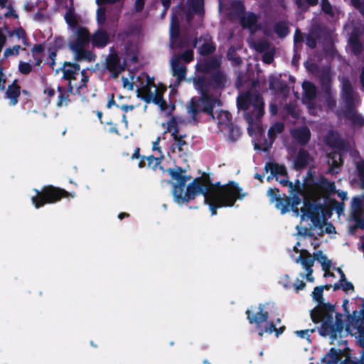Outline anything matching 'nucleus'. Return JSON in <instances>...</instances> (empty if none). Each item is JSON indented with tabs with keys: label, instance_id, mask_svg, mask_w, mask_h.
I'll use <instances>...</instances> for the list:
<instances>
[{
	"label": "nucleus",
	"instance_id": "1",
	"mask_svg": "<svg viewBox=\"0 0 364 364\" xmlns=\"http://www.w3.org/2000/svg\"><path fill=\"white\" fill-rule=\"evenodd\" d=\"M205 183L208 193H215V196L208 200L212 215H217L218 208L234 206L237 200H242L247 195V193H243L239 184L233 181H230L223 186L219 181L213 183L209 178L205 179Z\"/></svg>",
	"mask_w": 364,
	"mask_h": 364
},
{
	"label": "nucleus",
	"instance_id": "2",
	"mask_svg": "<svg viewBox=\"0 0 364 364\" xmlns=\"http://www.w3.org/2000/svg\"><path fill=\"white\" fill-rule=\"evenodd\" d=\"M237 107L245 112L244 117L250 127L264 114V102L262 95L252 90L240 93L237 97Z\"/></svg>",
	"mask_w": 364,
	"mask_h": 364
},
{
	"label": "nucleus",
	"instance_id": "3",
	"mask_svg": "<svg viewBox=\"0 0 364 364\" xmlns=\"http://www.w3.org/2000/svg\"><path fill=\"white\" fill-rule=\"evenodd\" d=\"M200 96L193 97L191 99L188 105V112L191 114L194 121H197V117L200 113L210 116L213 119H215L214 108L221 107L220 100L210 94L207 90L201 88H196Z\"/></svg>",
	"mask_w": 364,
	"mask_h": 364
},
{
	"label": "nucleus",
	"instance_id": "4",
	"mask_svg": "<svg viewBox=\"0 0 364 364\" xmlns=\"http://www.w3.org/2000/svg\"><path fill=\"white\" fill-rule=\"evenodd\" d=\"M341 97L343 102V114L346 119L358 127L364 126V117L356 112L353 89L350 80L343 77L341 80Z\"/></svg>",
	"mask_w": 364,
	"mask_h": 364
},
{
	"label": "nucleus",
	"instance_id": "5",
	"mask_svg": "<svg viewBox=\"0 0 364 364\" xmlns=\"http://www.w3.org/2000/svg\"><path fill=\"white\" fill-rule=\"evenodd\" d=\"M36 196L31 197V201L36 208H40L46 204L55 203L62 198H74L75 192H68L63 188L53 185L44 186L41 190L33 189Z\"/></svg>",
	"mask_w": 364,
	"mask_h": 364
},
{
	"label": "nucleus",
	"instance_id": "6",
	"mask_svg": "<svg viewBox=\"0 0 364 364\" xmlns=\"http://www.w3.org/2000/svg\"><path fill=\"white\" fill-rule=\"evenodd\" d=\"M336 306L333 305V309H328L321 315V328L318 331L323 336H328L332 339H336L338 334L342 333L344 328L343 315L336 313L335 323H333V314L335 313Z\"/></svg>",
	"mask_w": 364,
	"mask_h": 364
},
{
	"label": "nucleus",
	"instance_id": "7",
	"mask_svg": "<svg viewBox=\"0 0 364 364\" xmlns=\"http://www.w3.org/2000/svg\"><path fill=\"white\" fill-rule=\"evenodd\" d=\"M228 77L226 72L223 70H215L207 75H198L193 79L196 88H201L210 91H221L227 87Z\"/></svg>",
	"mask_w": 364,
	"mask_h": 364
},
{
	"label": "nucleus",
	"instance_id": "8",
	"mask_svg": "<svg viewBox=\"0 0 364 364\" xmlns=\"http://www.w3.org/2000/svg\"><path fill=\"white\" fill-rule=\"evenodd\" d=\"M202 194L204 196V202L209 205V200L215 196L214 192H209L205 186V180L201 178L193 179L192 182L188 184L186 192L181 193L179 196L177 193L174 196V201L178 204L188 203L195 199L196 196Z\"/></svg>",
	"mask_w": 364,
	"mask_h": 364
},
{
	"label": "nucleus",
	"instance_id": "9",
	"mask_svg": "<svg viewBox=\"0 0 364 364\" xmlns=\"http://www.w3.org/2000/svg\"><path fill=\"white\" fill-rule=\"evenodd\" d=\"M267 196L271 203L275 202V207L280 210L282 214L289 212L290 207L293 212L299 214L298 205L301 204V200L298 195L294 194L290 198L284 193L283 196H281L279 188H271L267 191Z\"/></svg>",
	"mask_w": 364,
	"mask_h": 364
},
{
	"label": "nucleus",
	"instance_id": "10",
	"mask_svg": "<svg viewBox=\"0 0 364 364\" xmlns=\"http://www.w3.org/2000/svg\"><path fill=\"white\" fill-rule=\"evenodd\" d=\"M323 287H316L312 292V297L318 305L311 311V318L314 323L321 322V315L328 309H333V305L330 303H324L323 298Z\"/></svg>",
	"mask_w": 364,
	"mask_h": 364
},
{
	"label": "nucleus",
	"instance_id": "11",
	"mask_svg": "<svg viewBox=\"0 0 364 364\" xmlns=\"http://www.w3.org/2000/svg\"><path fill=\"white\" fill-rule=\"evenodd\" d=\"M110 53L105 58V68L110 73L114 78L118 77L119 75L126 70L127 62L126 60L121 62V58L118 53L114 50V48L110 49Z\"/></svg>",
	"mask_w": 364,
	"mask_h": 364
},
{
	"label": "nucleus",
	"instance_id": "12",
	"mask_svg": "<svg viewBox=\"0 0 364 364\" xmlns=\"http://www.w3.org/2000/svg\"><path fill=\"white\" fill-rule=\"evenodd\" d=\"M167 172L171 176V178L176 180L177 182L173 183L172 189L173 197L178 193L180 196L181 193L184 192V188L189 177L184 175L186 170L181 166H176V168H169Z\"/></svg>",
	"mask_w": 364,
	"mask_h": 364
},
{
	"label": "nucleus",
	"instance_id": "13",
	"mask_svg": "<svg viewBox=\"0 0 364 364\" xmlns=\"http://www.w3.org/2000/svg\"><path fill=\"white\" fill-rule=\"evenodd\" d=\"M235 8L237 10V15L240 16V23L243 28H252L257 23L258 17L253 12L245 14V7L241 1L235 3Z\"/></svg>",
	"mask_w": 364,
	"mask_h": 364
},
{
	"label": "nucleus",
	"instance_id": "14",
	"mask_svg": "<svg viewBox=\"0 0 364 364\" xmlns=\"http://www.w3.org/2000/svg\"><path fill=\"white\" fill-rule=\"evenodd\" d=\"M222 60L221 57L218 55H212L203 59L196 65V70L199 73H204L206 75L215 72L221 68Z\"/></svg>",
	"mask_w": 364,
	"mask_h": 364
},
{
	"label": "nucleus",
	"instance_id": "15",
	"mask_svg": "<svg viewBox=\"0 0 364 364\" xmlns=\"http://www.w3.org/2000/svg\"><path fill=\"white\" fill-rule=\"evenodd\" d=\"M259 311L254 314L250 310L246 311L247 318L250 323L256 324L259 327L262 323L266 322L269 318V313L264 310V305L262 304H259Z\"/></svg>",
	"mask_w": 364,
	"mask_h": 364
},
{
	"label": "nucleus",
	"instance_id": "16",
	"mask_svg": "<svg viewBox=\"0 0 364 364\" xmlns=\"http://www.w3.org/2000/svg\"><path fill=\"white\" fill-rule=\"evenodd\" d=\"M313 186L321 191L324 195L330 196L336 192L335 183L321 176L318 180H314Z\"/></svg>",
	"mask_w": 364,
	"mask_h": 364
},
{
	"label": "nucleus",
	"instance_id": "17",
	"mask_svg": "<svg viewBox=\"0 0 364 364\" xmlns=\"http://www.w3.org/2000/svg\"><path fill=\"white\" fill-rule=\"evenodd\" d=\"M291 136L299 145H306L311 139V132L308 127L301 126L291 130Z\"/></svg>",
	"mask_w": 364,
	"mask_h": 364
},
{
	"label": "nucleus",
	"instance_id": "18",
	"mask_svg": "<svg viewBox=\"0 0 364 364\" xmlns=\"http://www.w3.org/2000/svg\"><path fill=\"white\" fill-rule=\"evenodd\" d=\"M109 34L103 28H98L91 36V43L94 47L101 48L109 43Z\"/></svg>",
	"mask_w": 364,
	"mask_h": 364
},
{
	"label": "nucleus",
	"instance_id": "19",
	"mask_svg": "<svg viewBox=\"0 0 364 364\" xmlns=\"http://www.w3.org/2000/svg\"><path fill=\"white\" fill-rule=\"evenodd\" d=\"M60 70L63 72V78L68 81L76 79V75L80 70V66L77 63L65 61Z\"/></svg>",
	"mask_w": 364,
	"mask_h": 364
},
{
	"label": "nucleus",
	"instance_id": "20",
	"mask_svg": "<svg viewBox=\"0 0 364 364\" xmlns=\"http://www.w3.org/2000/svg\"><path fill=\"white\" fill-rule=\"evenodd\" d=\"M21 87L18 84L17 80H14L11 85H9L6 91V97L9 100V105L15 106L18 102V97L21 95Z\"/></svg>",
	"mask_w": 364,
	"mask_h": 364
},
{
	"label": "nucleus",
	"instance_id": "21",
	"mask_svg": "<svg viewBox=\"0 0 364 364\" xmlns=\"http://www.w3.org/2000/svg\"><path fill=\"white\" fill-rule=\"evenodd\" d=\"M311 158L308 151L300 149L294 161V168L296 171H302L307 166Z\"/></svg>",
	"mask_w": 364,
	"mask_h": 364
},
{
	"label": "nucleus",
	"instance_id": "22",
	"mask_svg": "<svg viewBox=\"0 0 364 364\" xmlns=\"http://www.w3.org/2000/svg\"><path fill=\"white\" fill-rule=\"evenodd\" d=\"M264 171L266 173L270 171L271 174L274 176L276 180H278L279 176L287 177V168L283 164H279L275 162H267L264 166Z\"/></svg>",
	"mask_w": 364,
	"mask_h": 364
},
{
	"label": "nucleus",
	"instance_id": "23",
	"mask_svg": "<svg viewBox=\"0 0 364 364\" xmlns=\"http://www.w3.org/2000/svg\"><path fill=\"white\" fill-rule=\"evenodd\" d=\"M328 163L330 165L328 173H337V169L340 168L343 164L342 154L340 152L333 151L328 154Z\"/></svg>",
	"mask_w": 364,
	"mask_h": 364
},
{
	"label": "nucleus",
	"instance_id": "24",
	"mask_svg": "<svg viewBox=\"0 0 364 364\" xmlns=\"http://www.w3.org/2000/svg\"><path fill=\"white\" fill-rule=\"evenodd\" d=\"M331 74L329 70H323L319 75V82L322 92L328 94L331 91Z\"/></svg>",
	"mask_w": 364,
	"mask_h": 364
},
{
	"label": "nucleus",
	"instance_id": "25",
	"mask_svg": "<svg viewBox=\"0 0 364 364\" xmlns=\"http://www.w3.org/2000/svg\"><path fill=\"white\" fill-rule=\"evenodd\" d=\"M296 262H300L305 270L313 269L314 259L311 255L306 250L301 251L300 255L296 258Z\"/></svg>",
	"mask_w": 364,
	"mask_h": 364
},
{
	"label": "nucleus",
	"instance_id": "26",
	"mask_svg": "<svg viewBox=\"0 0 364 364\" xmlns=\"http://www.w3.org/2000/svg\"><path fill=\"white\" fill-rule=\"evenodd\" d=\"M284 129V124L282 122L274 123L268 130V140L267 148L271 147L275 141L277 135L283 132Z\"/></svg>",
	"mask_w": 364,
	"mask_h": 364
},
{
	"label": "nucleus",
	"instance_id": "27",
	"mask_svg": "<svg viewBox=\"0 0 364 364\" xmlns=\"http://www.w3.org/2000/svg\"><path fill=\"white\" fill-rule=\"evenodd\" d=\"M218 124L225 128L232 129L233 124L230 112L225 110H220L217 115Z\"/></svg>",
	"mask_w": 364,
	"mask_h": 364
},
{
	"label": "nucleus",
	"instance_id": "28",
	"mask_svg": "<svg viewBox=\"0 0 364 364\" xmlns=\"http://www.w3.org/2000/svg\"><path fill=\"white\" fill-rule=\"evenodd\" d=\"M173 75L177 78L178 82L183 81L186 75V67L180 64L178 60L172 62Z\"/></svg>",
	"mask_w": 364,
	"mask_h": 364
},
{
	"label": "nucleus",
	"instance_id": "29",
	"mask_svg": "<svg viewBox=\"0 0 364 364\" xmlns=\"http://www.w3.org/2000/svg\"><path fill=\"white\" fill-rule=\"evenodd\" d=\"M96 58V55L92 50H88L84 48L77 51L75 53L74 59L77 62H80L82 60H85L87 62L95 61Z\"/></svg>",
	"mask_w": 364,
	"mask_h": 364
},
{
	"label": "nucleus",
	"instance_id": "30",
	"mask_svg": "<svg viewBox=\"0 0 364 364\" xmlns=\"http://www.w3.org/2000/svg\"><path fill=\"white\" fill-rule=\"evenodd\" d=\"M302 88L304 92V97L306 100H314L317 94V90L315 85L309 81H304L302 83Z\"/></svg>",
	"mask_w": 364,
	"mask_h": 364
},
{
	"label": "nucleus",
	"instance_id": "31",
	"mask_svg": "<svg viewBox=\"0 0 364 364\" xmlns=\"http://www.w3.org/2000/svg\"><path fill=\"white\" fill-rule=\"evenodd\" d=\"M188 9L197 15L204 14V0H188L186 2Z\"/></svg>",
	"mask_w": 364,
	"mask_h": 364
},
{
	"label": "nucleus",
	"instance_id": "32",
	"mask_svg": "<svg viewBox=\"0 0 364 364\" xmlns=\"http://www.w3.org/2000/svg\"><path fill=\"white\" fill-rule=\"evenodd\" d=\"M216 50V46L212 40L205 41L199 48L198 53L202 56H208L213 54Z\"/></svg>",
	"mask_w": 364,
	"mask_h": 364
},
{
	"label": "nucleus",
	"instance_id": "33",
	"mask_svg": "<svg viewBox=\"0 0 364 364\" xmlns=\"http://www.w3.org/2000/svg\"><path fill=\"white\" fill-rule=\"evenodd\" d=\"M269 88L272 90L282 92L287 88V84L278 77L272 75L269 77Z\"/></svg>",
	"mask_w": 364,
	"mask_h": 364
},
{
	"label": "nucleus",
	"instance_id": "34",
	"mask_svg": "<svg viewBox=\"0 0 364 364\" xmlns=\"http://www.w3.org/2000/svg\"><path fill=\"white\" fill-rule=\"evenodd\" d=\"M274 31L279 38H285L289 33L287 23L285 21H280L274 26Z\"/></svg>",
	"mask_w": 364,
	"mask_h": 364
},
{
	"label": "nucleus",
	"instance_id": "35",
	"mask_svg": "<svg viewBox=\"0 0 364 364\" xmlns=\"http://www.w3.org/2000/svg\"><path fill=\"white\" fill-rule=\"evenodd\" d=\"M57 90L59 92V95L56 105L59 107L63 105L67 106L70 102V99L69 94L66 91L65 88L62 86H58Z\"/></svg>",
	"mask_w": 364,
	"mask_h": 364
},
{
	"label": "nucleus",
	"instance_id": "36",
	"mask_svg": "<svg viewBox=\"0 0 364 364\" xmlns=\"http://www.w3.org/2000/svg\"><path fill=\"white\" fill-rule=\"evenodd\" d=\"M172 137L175 141V143L172 144L173 149H174L176 146L178 148L179 151H183V146L184 145H187L186 141L184 140V138L186 137V134H177V131L175 130L174 133L172 134Z\"/></svg>",
	"mask_w": 364,
	"mask_h": 364
},
{
	"label": "nucleus",
	"instance_id": "37",
	"mask_svg": "<svg viewBox=\"0 0 364 364\" xmlns=\"http://www.w3.org/2000/svg\"><path fill=\"white\" fill-rule=\"evenodd\" d=\"M340 360V355L336 349L331 348L323 358L326 364H337Z\"/></svg>",
	"mask_w": 364,
	"mask_h": 364
},
{
	"label": "nucleus",
	"instance_id": "38",
	"mask_svg": "<svg viewBox=\"0 0 364 364\" xmlns=\"http://www.w3.org/2000/svg\"><path fill=\"white\" fill-rule=\"evenodd\" d=\"M76 31L77 39L87 44L91 42V36L88 29L83 26L77 27Z\"/></svg>",
	"mask_w": 364,
	"mask_h": 364
},
{
	"label": "nucleus",
	"instance_id": "39",
	"mask_svg": "<svg viewBox=\"0 0 364 364\" xmlns=\"http://www.w3.org/2000/svg\"><path fill=\"white\" fill-rule=\"evenodd\" d=\"M309 33L319 41L326 33V30L319 24H314L311 26Z\"/></svg>",
	"mask_w": 364,
	"mask_h": 364
},
{
	"label": "nucleus",
	"instance_id": "40",
	"mask_svg": "<svg viewBox=\"0 0 364 364\" xmlns=\"http://www.w3.org/2000/svg\"><path fill=\"white\" fill-rule=\"evenodd\" d=\"M299 9L302 11H307L310 6H315L318 4V0H295Z\"/></svg>",
	"mask_w": 364,
	"mask_h": 364
},
{
	"label": "nucleus",
	"instance_id": "41",
	"mask_svg": "<svg viewBox=\"0 0 364 364\" xmlns=\"http://www.w3.org/2000/svg\"><path fill=\"white\" fill-rule=\"evenodd\" d=\"M65 20L72 29H75L79 27L77 20L72 9H70L66 12L65 15Z\"/></svg>",
	"mask_w": 364,
	"mask_h": 364
},
{
	"label": "nucleus",
	"instance_id": "42",
	"mask_svg": "<svg viewBox=\"0 0 364 364\" xmlns=\"http://www.w3.org/2000/svg\"><path fill=\"white\" fill-rule=\"evenodd\" d=\"M318 205H315L309 199L305 198L304 200V206L301 208V211L304 215L309 216L311 213H314V210L317 208Z\"/></svg>",
	"mask_w": 364,
	"mask_h": 364
},
{
	"label": "nucleus",
	"instance_id": "43",
	"mask_svg": "<svg viewBox=\"0 0 364 364\" xmlns=\"http://www.w3.org/2000/svg\"><path fill=\"white\" fill-rule=\"evenodd\" d=\"M357 176L360 181V187L364 189V160L361 159L355 164Z\"/></svg>",
	"mask_w": 364,
	"mask_h": 364
},
{
	"label": "nucleus",
	"instance_id": "44",
	"mask_svg": "<svg viewBox=\"0 0 364 364\" xmlns=\"http://www.w3.org/2000/svg\"><path fill=\"white\" fill-rule=\"evenodd\" d=\"M137 97L141 98L146 103H150L154 102L153 93L151 90H143V89L137 90Z\"/></svg>",
	"mask_w": 364,
	"mask_h": 364
},
{
	"label": "nucleus",
	"instance_id": "45",
	"mask_svg": "<svg viewBox=\"0 0 364 364\" xmlns=\"http://www.w3.org/2000/svg\"><path fill=\"white\" fill-rule=\"evenodd\" d=\"M321 11L331 18L335 16V12L333 6L328 0H321Z\"/></svg>",
	"mask_w": 364,
	"mask_h": 364
},
{
	"label": "nucleus",
	"instance_id": "46",
	"mask_svg": "<svg viewBox=\"0 0 364 364\" xmlns=\"http://www.w3.org/2000/svg\"><path fill=\"white\" fill-rule=\"evenodd\" d=\"M155 105L160 107L161 111H165L168 109V105L166 100L164 99L163 94L156 92L154 97V102Z\"/></svg>",
	"mask_w": 364,
	"mask_h": 364
},
{
	"label": "nucleus",
	"instance_id": "47",
	"mask_svg": "<svg viewBox=\"0 0 364 364\" xmlns=\"http://www.w3.org/2000/svg\"><path fill=\"white\" fill-rule=\"evenodd\" d=\"M87 44L78 39H75L74 41L70 42L69 47L70 50L74 53H77L81 49L84 48Z\"/></svg>",
	"mask_w": 364,
	"mask_h": 364
},
{
	"label": "nucleus",
	"instance_id": "48",
	"mask_svg": "<svg viewBox=\"0 0 364 364\" xmlns=\"http://www.w3.org/2000/svg\"><path fill=\"white\" fill-rule=\"evenodd\" d=\"M175 130L177 131V134H179V127L176 119L174 117H172L167 122L166 132H170L172 134L174 133Z\"/></svg>",
	"mask_w": 364,
	"mask_h": 364
},
{
	"label": "nucleus",
	"instance_id": "49",
	"mask_svg": "<svg viewBox=\"0 0 364 364\" xmlns=\"http://www.w3.org/2000/svg\"><path fill=\"white\" fill-rule=\"evenodd\" d=\"M331 209H333L336 211L338 215H341L344 212L345 205L343 203L338 202L336 199H332L331 200Z\"/></svg>",
	"mask_w": 364,
	"mask_h": 364
},
{
	"label": "nucleus",
	"instance_id": "50",
	"mask_svg": "<svg viewBox=\"0 0 364 364\" xmlns=\"http://www.w3.org/2000/svg\"><path fill=\"white\" fill-rule=\"evenodd\" d=\"M287 113L291 115L294 119H299L300 114L296 105L293 104H288L286 106Z\"/></svg>",
	"mask_w": 364,
	"mask_h": 364
},
{
	"label": "nucleus",
	"instance_id": "51",
	"mask_svg": "<svg viewBox=\"0 0 364 364\" xmlns=\"http://www.w3.org/2000/svg\"><path fill=\"white\" fill-rule=\"evenodd\" d=\"M32 65L27 62L20 61L18 64V70L23 75H28L32 71Z\"/></svg>",
	"mask_w": 364,
	"mask_h": 364
},
{
	"label": "nucleus",
	"instance_id": "52",
	"mask_svg": "<svg viewBox=\"0 0 364 364\" xmlns=\"http://www.w3.org/2000/svg\"><path fill=\"white\" fill-rule=\"evenodd\" d=\"M106 21V9L105 7H99L97 10V21L99 25H102Z\"/></svg>",
	"mask_w": 364,
	"mask_h": 364
},
{
	"label": "nucleus",
	"instance_id": "53",
	"mask_svg": "<svg viewBox=\"0 0 364 364\" xmlns=\"http://www.w3.org/2000/svg\"><path fill=\"white\" fill-rule=\"evenodd\" d=\"M325 104L328 109H333L336 106V100L333 96L331 92L328 94H325Z\"/></svg>",
	"mask_w": 364,
	"mask_h": 364
},
{
	"label": "nucleus",
	"instance_id": "54",
	"mask_svg": "<svg viewBox=\"0 0 364 364\" xmlns=\"http://www.w3.org/2000/svg\"><path fill=\"white\" fill-rule=\"evenodd\" d=\"M20 49L21 46L18 45L14 46L12 48H7L4 50V55L5 58L12 55H18L19 54Z\"/></svg>",
	"mask_w": 364,
	"mask_h": 364
},
{
	"label": "nucleus",
	"instance_id": "55",
	"mask_svg": "<svg viewBox=\"0 0 364 364\" xmlns=\"http://www.w3.org/2000/svg\"><path fill=\"white\" fill-rule=\"evenodd\" d=\"M308 217L316 227L322 228V219L318 212L311 213V215Z\"/></svg>",
	"mask_w": 364,
	"mask_h": 364
},
{
	"label": "nucleus",
	"instance_id": "56",
	"mask_svg": "<svg viewBox=\"0 0 364 364\" xmlns=\"http://www.w3.org/2000/svg\"><path fill=\"white\" fill-rule=\"evenodd\" d=\"M353 218L355 223V228L364 230V217L362 214L360 213H355Z\"/></svg>",
	"mask_w": 364,
	"mask_h": 364
},
{
	"label": "nucleus",
	"instance_id": "57",
	"mask_svg": "<svg viewBox=\"0 0 364 364\" xmlns=\"http://www.w3.org/2000/svg\"><path fill=\"white\" fill-rule=\"evenodd\" d=\"M306 45L311 49H314L317 46V39L314 38L311 34H305Z\"/></svg>",
	"mask_w": 364,
	"mask_h": 364
},
{
	"label": "nucleus",
	"instance_id": "58",
	"mask_svg": "<svg viewBox=\"0 0 364 364\" xmlns=\"http://www.w3.org/2000/svg\"><path fill=\"white\" fill-rule=\"evenodd\" d=\"M64 43V39L62 37L57 36L54 38L52 45L49 48L58 50L63 47Z\"/></svg>",
	"mask_w": 364,
	"mask_h": 364
},
{
	"label": "nucleus",
	"instance_id": "59",
	"mask_svg": "<svg viewBox=\"0 0 364 364\" xmlns=\"http://www.w3.org/2000/svg\"><path fill=\"white\" fill-rule=\"evenodd\" d=\"M352 6L364 16V0H350Z\"/></svg>",
	"mask_w": 364,
	"mask_h": 364
},
{
	"label": "nucleus",
	"instance_id": "60",
	"mask_svg": "<svg viewBox=\"0 0 364 364\" xmlns=\"http://www.w3.org/2000/svg\"><path fill=\"white\" fill-rule=\"evenodd\" d=\"M304 38H305V33H303L299 28H296L294 33V46H296L297 43H301L304 41Z\"/></svg>",
	"mask_w": 364,
	"mask_h": 364
},
{
	"label": "nucleus",
	"instance_id": "61",
	"mask_svg": "<svg viewBox=\"0 0 364 364\" xmlns=\"http://www.w3.org/2000/svg\"><path fill=\"white\" fill-rule=\"evenodd\" d=\"M15 35L18 39L26 38V33L22 27L15 28L13 32H9L10 36Z\"/></svg>",
	"mask_w": 364,
	"mask_h": 364
},
{
	"label": "nucleus",
	"instance_id": "62",
	"mask_svg": "<svg viewBox=\"0 0 364 364\" xmlns=\"http://www.w3.org/2000/svg\"><path fill=\"white\" fill-rule=\"evenodd\" d=\"M227 58L232 61L234 66H239L242 64V61L240 56L232 57V50L229 49L227 53Z\"/></svg>",
	"mask_w": 364,
	"mask_h": 364
},
{
	"label": "nucleus",
	"instance_id": "63",
	"mask_svg": "<svg viewBox=\"0 0 364 364\" xmlns=\"http://www.w3.org/2000/svg\"><path fill=\"white\" fill-rule=\"evenodd\" d=\"M321 259L319 260L318 262L321 264L322 269L324 272H326V271L329 270L330 268L331 267L332 262L330 259H328V258L327 257L326 255L323 257H321Z\"/></svg>",
	"mask_w": 364,
	"mask_h": 364
},
{
	"label": "nucleus",
	"instance_id": "64",
	"mask_svg": "<svg viewBox=\"0 0 364 364\" xmlns=\"http://www.w3.org/2000/svg\"><path fill=\"white\" fill-rule=\"evenodd\" d=\"M182 60L186 63H190L193 60L194 53L193 50H186L181 55Z\"/></svg>",
	"mask_w": 364,
	"mask_h": 364
}]
</instances>
